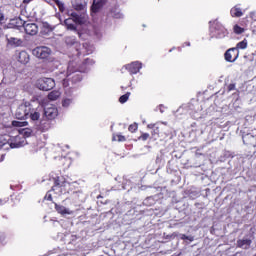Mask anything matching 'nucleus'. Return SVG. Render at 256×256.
Listing matches in <instances>:
<instances>
[{
  "label": "nucleus",
  "instance_id": "49530a36",
  "mask_svg": "<svg viewBox=\"0 0 256 256\" xmlns=\"http://www.w3.org/2000/svg\"><path fill=\"white\" fill-rule=\"evenodd\" d=\"M3 19H5V16L0 12V21H3Z\"/></svg>",
  "mask_w": 256,
  "mask_h": 256
},
{
  "label": "nucleus",
  "instance_id": "f704fd0d",
  "mask_svg": "<svg viewBox=\"0 0 256 256\" xmlns=\"http://www.w3.org/2000/svg\"><path fill=\"white\" fill-rule=\"evenodd\" d=\"M51 191H53L52 189L50 191H48L44 197L45 201H53V196L51 195Z\"/></svg>",
  "mask_w": 256,
  "mask_h": 256
},
{
  "label": "nucleus",
  "instance_id": "9b49d317",
  "mask_svg": "<svg viewBox=\"0 0 256 256\" xmlns=\"http://www.w3.org/2000/svg\"><path fill=\"white\" fill-rule=\"evenodd\" d=\"M126 69L130 75H137L139 71H141V63L139 62H132L126 65Z\"/></svg>",
  "mask_w": 256,
  "mask_h": 256
},
{
  "label": "nucleus",
  "instance_id": "f257e3e1",
  "mask_svg": "<svg viewBox=\"0 0 256 256\" xmlns=\"http://www.w3.org/2000/svg\"><path fill=\"white\" fill-rule=\"evenodd\" d=\"M54 185L52 186V191L56 193V195H65L69 193L67 187H69V182L63 176H56L53 178Z\"/></svg>",
  "mask_w": 256,
  "mask_h": 256
},
{
  "label": "nucleus",
  "instance_id": "ddd939ff",
  "mask_svg": "<svg viewBox=\"0 0 256 256\" xmlns=\"http://www.w3.org/2000/svg\"><path fill=\"white\" fill-rule=\"evenodd\" d=\"M105 3H107V0H94L91 7L92 13H99V9H101Z\"/></svg>",
  "mask_w": 256,
  "mask_h": 256
},
{
  "label": "nucleus",
  "instance_id": "a19ab883",
  "mask_svg": "<svg viewBox=\"0 0 256 256\" xmlns=\"http://www.w3.org/2000/svg\"><path fill=\"white\" fill-rule=\"evenodd\" d=\"M182 241H187V239H189V236L182 234L181 237Z\"/></svg>",
  "mask_w": 256,
  "mask_h": 256
},
{
  "label": "nucleus",
  "instance_id": "412c9836",
  "mask_svg": "<svg viewBox=\"0 0 256 256\" xmlns=\"http://www.w3.org/2000/svg\"><path fill=\"white\" fill-rule=\"evenodd\" d=\"M9 45H15V47H19L23 41L21 39L15 38V37H10L7 39Z\"/></svg>",
  "mask_w": 256,
  "mask_h": 256
},
{
  "label": "nucleus",
  "instance_id": "393cba45",
  "mask_svg": "<svg viewBox=\"0 0 256 256\" xmlns=\"http://www.w3.org/2000/svg\"><path fill=\"white\" fill-rule=\"evenodd\" d=\"M233 31L236 35H241L243 33H245V28L239 26L238 24L234 25L233 27Z\"/></svg>",
  "mask_w": 256,
  "mask_h": 256
},
{
  "label": "nucleus",
  "instance_id": "e433bc0d",
  "mask_svg": "<svg viewBox=\"0 0 256 256\" xmlns=\"http://www.w3.org/2000/svg\"><path fill=\"white\" fill-rule=\"evenodd\" d=\"M62 85H63L64 89H67V87H69V79L64 78L62 80Z\"/></svg>",
  "mask_w": 256,
  "mask_h": 256
},
{
  "label": "nucleus",
  "instance_id": "79ce46f5",
  "mask_svg": "<svg viewBox=\"0 0 256 256\" xmlns=\"http://www.w3.org/2000/svg\"><path fill=\"white\" fill-rule=\"evenodd\" d=\"M195 239L193 238V236H188V238H186V241H190L193 242Z\"/></svg>",
  "mask_w": 256,
  "mask_h": 256
},
{
  "label": "nucleus",
  "instance_id": "2f4dec72",
  "mask_svg": "<svg viewBox=\"0 0 256 256\" xmlns=\"http://www.w3.org/2000/svg\"><path fill=\"white\" fill-rule=\"evenodd\" d=\"M71 17H72V20L74 21V23H78L79 25H81V23H82L81 16H79L77 13H72Z\"/></svg>",
  "mask_w": 256,
  "mask_h": 256
},
{
  "label": "nucleus",
  "instance_id": "4468645a",
  "mask_svg": "<svg viewBox=\"0 0 256 256\" xmlns=\"http://www.w3.org/2000/svg\"><path fill=\"white\" fill-rule=\"evenodd\" d=\"M253 241L251 239H239L237 240V247L239 249H249Z\"/></svg>",
  "mask_w": 256,
  "mask_h": 256
},
{
  "label": "nucleus",
  "instance_id": "6ab92c4d",
  "mask_svg": "<svg viewBox=\"0 0 256 256\" xmlns=\"http://www.w3.org/2000/svg\"><path fill=\"white\" fill-rule=\"evenodd\" d=\"M108 17H112V19H121L123 17V14H121L119 9L112 8L108 13Z\"/></svg>",
  "mask_w": 256,
  "mask_h": 256
},
{
  "label": "nucleus",
  "instance_id": "4be33fe9",
  "mask_svg": "<svg viewBox=\"0 0 256 256\" xmlns=\"http://www.w3.org/2000/svg\"><path fill=\"white\" fill-rule=\"evenodd\" d=\"M112 141H118V143H125L127 138L122 134H113Z\"/></svg>",
  "mask_w": 256,
  "mask_h": 256
},
{
  "label": "nucleus",
  "instance_id": "473e14b6",
  "mask_svg": "<svg viewBox=\"0 0 256 256\" xmlns=\"http://www.w3.org/2000/svg\"><path fill=\"white\" fill-rule=\"evenodd\" d=\"M71 103H73V99L65 98L64 100H62V107H69Z\"/></svg>",
  "mask_w": 256,
  "mask_h": 256
},
{
  "label": "nucleus",
  "instance_id": "ea45409f",
  "mask_svg": "<svg viewBox=\"0 0 256 256\" xmlns=\"http://www.w3.org/2000/svg\"><path fill=\"white\" fill-rule=\"evenodd\" d=\"M152 135H159V127L154 128Z\"/></svg>",
  "mask_w": 256,
  "mask_h": 256
},
{
  "label": "nucleus",
  "instance_id": "dca6fc26",
  "mask_svg": "<svg viewBox=\"0 0 256 256\" xmlns=\"http://www.w3.org/2000/svg\"><path fill=\"white\" fill-rule=\"evenodd\" d=\"M231 17H243V9L239 5L234 6L230 10Z\"/></svg>",
  "mask_w": 256,
  "mask_h": 256
},
{
  "label": "nucleus",
  "instance_id": "1a4fd4ad",
  "mask_svg": "<svg viewBox=\"0 0 256 256\" xmlns=\"http://www.w3.org/2000/svg\"><path fill=\"white\" fill-rule=\"evenodd\" d=\"M53 127V120H49L48 118H43L39 125H38V131H41V133H45L49 131Z\"/></svg>",
  "mask_w": 256,
  "mask_h": 256
},
{
  "label": "nucleus",
  "instance_id": "b1692460",
  "mask_svg": "<svg viewBox=\"0 0 256 256\" xmlns=\"http://www.w3.org/2000/svg\"><path fill=\"white\" fill-rule=\"evenodd\" d=\"M71 21H72L71 18H68L64 21L65 25L67 26V29H70L71 31H77V26L71 23Z\"/></svg>",
  "mask_w": 256,
  "mask_h": 256
},
{
  "label": "nucleus",
  "instance_id": "c756f323",
  "mask_svg": "<svg viewBox=\"0 0 256 256\" xmlns=\"http://www.w3.org/2000/svg\"><path fill=\"white\" fill-rule=\"evenodd\" d=\"M138 129H139V124H137L136 122H134L133 124H130L128 127V131H130V133H136Z\"/></svg>",
  "mask_w": 256,
  "mask_h": 256
},
{
  "label": "nucleus",
  "instance_id": "0eeeda50",
  "mask_svg": "<svg viewBox=\"0 0 256 256\" xmlns=\"http://www.w3.org/2000/svg\"><path fill=\"white\" fill-rule=\"evenodd\" d=\"M59 115V110L55 106L47 107L44 109V118L53 121Z\"/></svg>",
  "mask_w": 256,
  "mask_h": 256
},
{
  "label": "nucleus",
  "instance_id": "a18cd8bd",
  "mask_svg": "<svg viewBox=\"0 0 256 256\" xmlns=\"http://www.w3.org/2000/svg\"><path fill=\"white\" fill-rule=\"evenodd\" d=\"M3 35H5V32H3V28L0 27V39L3 37Z\"/></svg>",
  "mask_w": 256,
  "mask_h": 256
},
{
  "label": "nucleus",
  "instance_id": "3c124183",
  "mask_svg": "<svg viewBox=\"0 0 256 256\" xmlns=\"http://www.w3.org/2000/svg\"><path fill=\"white\" fill-rule=\"evenodd\" d=\"M102 205H107V201L101 202Z\"/></svg>",
  "mask_w": 256,
  "mask_h": 256
},
{
  "label": "nucleus",
  "instance_id": "c85d7f7f",
  "mask_svg": "<svg viewBox=\"0 0 256 256\" xmlns=\"http://www.w3.org/2000/svg\"><path fill=\"white\" fill-rule=\"evenodd\" d=\"M129 97H131V92H127L126 94L120 96L119 103H127V101H129Z\"/></svg>",
  "mask_w": 256,
  "mask_h": 256
},
{
  "label": "nucleus",
  "instance_id": "7c9ffc66",
  "mask_svg": "<svg viewBox=\"0 0 256 256\" xmlns=\"http://www.w3.org/2000/svg\"><path fill=\"white\" fill-rule=\"evenodd\" d=\"M52 1H54V3L57 5V7L61 13H63V11H65V4H63V2H61L59 0H52Z\"/></svg>",
  "mask_w": 256,
  "mask_h": 256
},
{
  "label": "nucleus",
  "instance_id": "37998d69",
  "mask_svg": "<svg viewBox=\"0 0 256 256\" xmlns=\"http://www.w3.org/2000/svg\"><path fill=\"white\" fill-rule=\"evenodd\" d=\"M183 47H191V42H185V43L183 44Z\"/></svg>",
  "mask_w": 256,
  "mask_h": 256
},
{
  "label": "nucleus",
  "instance_id": "cd10ccee",
  "mask_svg": "<svg viewBox=\"0 0 256 256\" xmlns=\"http://www.w3.org/2000/svg\"><path fill=\"white\" fill-rule=\"evenodd\" d=\"M234 49H237V51H239V49H247V40H243L241 42H238L236 44V47H234Z\"/></svg>",
  "mask_w": 256,
  "mask_h": 256
},
{
  "label": "nucleus",
  "instance_id": "c03bdc74",
  "mask_svg": "<svg viewBox=\"0 0 256 256\" xmlns=\"http://www.w3.org/2000/svg\"><path fill=\"white\" fill-rule=\"evenodd\" d=\"M147 127L148 129H155V124H148Z\"/></svg>",
  "mask_w": 256,
  "mask_h": 256
},
{
  "label": "nucleus",
  "instance_id": "58836bf2",
  "mask_svg": "<svg viewBox=\"0 0 256 256\" xmlns=\"http://www.w3.org/2000/svg\"><path fill=\"white\" fill-rule=\"evenodd\" d=\"M5 241V234L0 232V243H3Z\"/></svg>",
  "mask_w": 256,
  "mask_h": 256
},
{
  "label": "nucleus",
  "instance_id": "8fccbe9b",
  "mask_svg": "<svg viewBox=\"0 0 256 256\" xmlns=\"http://www.w3.org/2000/svg\"><path fill=\"white\" fill-rule=\"evenodd\" d=\"M97 199H103V196L102 195H98Z\"/></svg>",
  "mask_w": 256,
  "mask_h": 256
},
{
  "label": "nucleus",
  "instance_id": "6e6552de",
  "mask_svg": "<svg viewBox=\"0 0 256 256\" xmlns=\"http://www.w3.org/2000/svg\"><path fill=\"white\" fill-rule=\"evenodd\" d=\"M24 31L26 35H37L39 33V26H37L35 23H23Z\"/></svg>",
  "mask_w": 256,
  "mask_h": 256
},
{
  "label": "nucleus",
  "instance_id": "bb28decb",
  "mask_svg": "<svg viewBox=\"0 0 256 256\" xmlns=\"http://www.w3.org/2000/svg\"><path fill=\"white\" fill-rule=\"evenodd\" d=\"M19 133H20V135H23V137L25 139V137H31L32 131L29 128H23V129L19 130Z\"/></svg>",
  "mask_w": 256,
  "mask_h": 256
},
{
  "label": "nucleus",
  "instance_id": "c9c22d12",
  "mask_svg": "<svg viewBox=\"0 0 256 256\" xmlns=\"http://www.w3.org/2000/svg\"><path fill=\"white\" fill-rule=\"evenodd\" d=\"M74 9L75 11H83V9H85V5L79 3L75 4Z\"/></svg>",
  "mask_w": 256,
  "mask_h": 256
},
{
  "label": "nucleus",
  "instance_id": "f03ea898",
  "mask_svg": "<svg viewBox=\"0 0 256 256\" xmlns=\"http://www.w3.org/2000/svg\"><path fill=\"white\" fill-rule=\"evenodd\" d=\"M29 113H31V103L25 102L17 108L15 117L16 119L23 121L29 119Z\"/></svg>",
  "mask_w": 256,
  "mask_h": 256
},
{
  "label": "nucleus",
  "instance_id": "603ef678",
  "mask_svg": "<svg viewBox=\"0 0 256 256\" xmlns=\"http://www.w3.org/2000/svg\"><path fill=\"white\" fill-rule=\"evenodd\" d=\"M171 51H173V49H170V53H171Z\"/></svg>",
  "mask_w": 256,
  "mask_h": 256
},
{
  "label": "nucleus",
  "instance_id": "aec40b11",
  "mask_svg": "<svg viewBox=\"0 0 256 256\" xmlns=\"http://www.w3.org/2000/svg\"><path fill=\"white\" fill-rule=\"evenodd\" d=\"M61 97V92L59 90H53L48 94L49 101H57Z\"/></svg>",
  "mask_w": 256,
  "mask_h": 256
},
{
  "label": "nucleus",
  "instance_id": "5701e85b",
  "mask_svg": "<svg viewBox=\"0 0 256 256\" xmlns=\"http://www.w3.org/2000/svg\"><path fill=\"white\" fill-rule=\"evenodd\" d=\"M72 45H74V48L76 49L77 53V57H81V49L85 48V44L81 45V43L79 42H73Z\"/></svg>",
  "mask_w": 256,
  "mask_h": 256
},
{
  "label": "nucleus",
  "instance_id": "f3484780",
  "mask_svg": "<svg viewBox=\"0 0 256 256\" xmlns=\"http://www.w3.org/2000/svg\"><path fill=\"white\" fill-rule=\"evenodd\" d=\"M18 61L23 65H27V63L29 62V54L25 51H21L18 56Z\"/></svg>",
  "mask_w": 256,
  "mask_h": 256
},
{
  "label": "nucleus",
  "instance_id": "de8ad7c7",
  "mask_svg": "<svg viewBox=\"0 0 256 256\" xmlns=\"http://www.w3.org/2000/svg\"><path fill=\"white\" fill-rule=\"evenodd\" d=\"M46 3H48V5H52L51 4V0H44Z\"/></svg>",
  "mask_w": 256,
  "mask_h": 256
},
{
  "label": "nucleus",
  "instance_id": "4c0bfd02",
  "mask_svg": "<svg viewBox=\"0 0 256 256\" xmlns=\"http://www.w3.org/2000/svg\"><path fill=\"white\" fill-rule=\"evenodd\" d=\"M228 91H235V84H229Z\"/></svg>",
  "mask_w": 256,
  "mask_h": 256
},
{
  "label": "nucleus",
  "instance_id": "9d476101",
  "mask_svg": "<svg viewBox=\"0 0 256 256\" xmlns=\"http://www.w3.org/2000/svg\"><path fill=\"white\" fill-rule=\"evenodd\" d=\"M24 145H25L24 137H21L20 135H17L14 138L11 137V140H10L11 149H17L19 147H23Z\"/></svg>",
  "mask_w": 256,
  "mask_h": 256
},
{
  "label": "nucleus",
  "instance_id": "72a5a7b5",
  "mask_svg": "<svg viewBox=\"0 0 256 256\" xmlns=\"http://www.w3.org/2000/svg\"><path fill=\"white\" fill-rule=\"evenodd\" d=\"M150 135L149 133H142L140 136H139V141H147V139H149Z\"/></svg>",
  "mask_w": 256,
  "mask_h": 256
},
{
  "label": "nucleus",
  "instance_id": "a878e982",
  "mask_svg": "<svg viewBox=\"0 0 256 256\" xmlns=\"http://www.w3.org/2000/svg\"><path fill=\"white\" fill-rule=\"evenodd\" d=\"M28 124L29 123L27 121H17V120L12 121L13 127H27Z\"/></svg>",
  "mask_w": 256,
  "mask_h": 256
},
{
  "label": "nucleus",
  "instance_id": "20e7f679",
  "mask_svg": "<svg viewBox=\"0 0 256 256\" xmlns=\"http://www.w3.org/2000/svg\"><path fill=\"white\" fill-rule=\"evenodd\" d=\"M32 54L37 59H49V55H51V50L47 46H38L32 50Z\"/></svg>",
  "mask_w": 256,
  "mask_h": 256
},
{
  "label": "nucleus",
  "instance_id": "423d86ee",
  "mask_svg": "<svg viewBox=\"0 0 256 256\" xmlns=\"http://www.w3.org/2000/svg\"><path fill=\"white\" fill-rule=\"evenodd\" d=\"M224 59L227 61V63H235L237 59H239V50L237 48H229L224 53Z\"/></svg>",
  "mask_w": 256,
  "mask_h": 256
},
{
  "label": "nucleus",
  "instance_id": "2eb2a0df",
  "mask_svg": "<svg viewBox=\"0 0 256 256\" xmlns=\"http://www.w3.org/2000/svg\"><path fill=\"white\" fill-rule=\"evenodd\" d=\"M55 209H56L57 213H59L60 215H73V211L67 209L63 205H59V204L55 203Z\"/></svg>",
  "mask_w": 256,
  "mask_h": 256
},
{
  "label": "nucleus",
  "instance_id": "f8f14e48",
  "mask_svg": "<svg viewBox=\"0 0 256 256\" xmlns=\"http://www.w3.org/2000/svg\"><path fill=\"white\" fill-rule=\"evenodd\" d=\"M28 117H30L32 121H39L41 117V107L38 106L37 108H33V105H31V110Z\"/></svg>",
  "mask_w": 256,
  "mask_h": 256
},
{
  "label": "nucleus",
  "instance_id": "a211bd4d",
  "mask_svg": "<svg viewBox=\"0 0 256 256\" xmlns=\"http://www.w3.org/2000/svg\"><path fill=\"white\" fill-rule=\"evenodd\" d=\"M9 145L11 147V136L4 134L0 136V147H5Z\"/></svg>",
  "mask_w": 256,
  "mask_h": 256
},
{
  "label": "nucleus",
  "instance_id": "39448f33",
  "mask_svg": "<svg viewBox=\"0 0 256 256\" xmlns=\"http://www.w3.org/2000/svg\"><path fill=\"white\" fill-rule=\"evenodd\" d=\"M212 33H214V36L217 39H225V37L229 35V32L227 31V29L223 25H221L219 22H216V26L212 28Z\"/></svg>",
  "mask_w": 256,
  "mask_h": 256
},
{
  "label": "nucleus",
  "instance_id": "09e8293b",
  "mask_svg": "<svg viewBox=\"0 0 256 256\" xmlns=\"http://www.w3.org/2000/svg\"><path fill=\"white\" fill-rule=\"evenodd\" d=\"M23 3H31V0H24Z\"/></svg>",
  "mask_w": 256,
  "mask_h": 256
},
{
  "label": "nucleus",
  "instance_id": "7ed1b4c3",
  "mask_svg": "<svg viewBox=\"0 0 256 256\" xmlns=\"http://www.w3.org/2000/svg\"><path fill=\"white\" fill-rule=\"evenodd\" d=\"M36 86L40 91H51L55 87V80L53 78H40L37 80Z\"/></svg>",
  "mask_w": 256,
  "mask_h": 256
}]
</instances>
